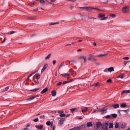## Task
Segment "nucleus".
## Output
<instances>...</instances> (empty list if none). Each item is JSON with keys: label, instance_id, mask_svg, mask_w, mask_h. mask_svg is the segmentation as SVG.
Wrapping results in <instances>:
<instances>
[{"label": "nucleus", "instance_id": "nucleus-1", "mask_svg": "<svg viewBox=\"0 0 130 130\" xmlns=\"http://www.w3.org/2000/svg\"><path fill=\"white\" fill-rule=\"evenodd\" d=\"M108 109V108H107V107H105L104 108L100 109L98 111L99 112H101V114H105L106 113H107Z\"/></svg>", "mask_w": 130, "mask_h": 130}, {"label": "nucleus", "instance_id": "nucleus-2", "mask_svg": "<svg viewBox=\"0 0 130 130\" xmlns=\"http://www.w3.org/2000/svg\"><path fill=\"white\" fill-rule=\"evenodd\" d=\"M80 9H83L84 11H90V10H96V11H101L100 9H98V8L89 7H80Z\"/></svg>", "mask_w": 130, "mask_h": 130}, {"label": "nucleus", "instance_id": "nucleus-3", "mask_svg": "<svg viewBox=\"0 0 130 130\" xmlns=\"http://www.w3.org/2000/svg\"><path fill=\"white\" fill-rule=\"evenodd\" d=\"M88 60H91V61H97V59L95 58V56L90 54L89 57L87 58Z\"/></svg>", "mask_w": 130, "mask_h": 130}, {"label": "nucleus", "instance_id": "nucleus-4", "mask_svg": "<svg viewBox=\"0 0 130 130\" xmlns=\"http://www.w3.org/2000/svg\"><path fill=\"white\" fill-rule=\"evenodd\" d=\"M108 125H109V123L106 122L102 124V128L104 130H108Z\"/></svg>", "mask_w": 130, "mask_h": 130}, {"label": "nucleus", "instance_id": "nucleus-5", "mask_svg": "<svg viewBox=\"0 0 130 130\" xmlns=\"http://www.w3.org/2000/svg\"><path fill=\"white\" fill-rule=\"evenodd\" d=\"M78 60L80 61H83V62H85L87 61V57L85 56H81L78 58Z\"/></svg>", "mask_w": 130, "mask_h": 130}, {"label": "nucleus", "instance_id": "nucleus-6", "mask_svg": "<svg viewBox=\"0 0 130 130\" xmlns=\"http://www.w3.org/2000/svg\"><path fill=\"white\" fill-rule=\"evenodd\" d=\"M122 10L123 13H128V11H129V7L128 6L124 7L122 8Z\"/></svg>", "mask_w": 130, "mask_h": 130}, {"label": "nucleus", "instance_id": "nucleus-7", "mask_svg": "<svg viewBox=\"0 0 130 130\" xmlns=\"http://www.w3.org/2000/svg\"><path fill=\"white\" fill-rule=\"evenodd\" d=\"M64 121H66V119L64 118H61L58 121V124L61 126Z\"/></svg>", "mask_w": 130, "mask_h": 130}, {"label": "nucleus", "instance_id": "nucleus-8", "mask_svg": "<svg viewBox=\"0 0 130 130\" xmlns=\"http://www.w3.org/2000/svg\"><path fill=\"white\" fill-rule=\"evenodd\" d=\"M104 17H105V14L101 13L99 15L98 18L101 21H104V19H104Z\"/></svg>", "mask_w": 130, "mask_h": 130}, {"label": "nucleus", "instance_id": "nucleus-9", "mask_svg": "<svg viewBox=\"0 0 130 130\" xmlns=\"http://www.w3.org/2000/svg\"><path fill=\"white\" fill-rule=\"evenodd\" d=\"M47 68H48V64H45L42 69L41 70V73H43V72H44V71H45V70H46V69H47Z\"/></svg>", "mask_w": 130, "mask_h": 130}, {"label": "nucleus", "instance_id": "nucleus-10", "mask_svg": "<svg viewBox=\"0 0 130 130\" xmlns=\"http://www.w3.org/2000/svg\"><path fill=\"white\" fill-rule=\"evenodd\" d=\"M83 127H86V125H82L80 126H78V127H74L75 130H80L81 129V128H83Z\"/></svg>", "mask_w": 130, "mask_h": 130}, {"label": "nucleus", "instance_id": "nucleus-11", "mask_svg": "<svg viewBox=\"0 0 130 130\" xmlns=\"http://www.w3.org/2000/svg\"><path fill=\"white\" fill-rule=\"evenodd\" d=\"M130 93V90H124L121 92V95H123L124 94H128Z\"/></svg>", "mask_w": 130, "mask_h": 130}, {"label": "nucleus", "instance_id": "nucleus-12", "mask_svg": "<svg viewBox=\"0 0 130 130\" xmlns=\"http://www.w3.org/2000/svg\"><path fill=\"white\" fill-rule=\"evenodd\" d=\"M110 107H114L115 109H116V108H119V104H117L116 105H109Z\"/></svg>", "mask_w": 130, "mask_h": 130}, {"label": "nucleus", "instance_id": "nucleus-13", "mask_svg": "<svg viewBox=\"0 0 130 130\" xmlns=\"http://www.w3.org/2000/svg\"><path fill=\"white\" fill-rule=\"evenodd\" d=\"M36 128H38V129L41 130L43 129V125H36L35 126Z\"/></svg>", "mask_w": 130, "mask_h": 130}, {"label": "nucleus", "instance_id": "nucleus-14", "mask_svg": "<svg viewBox=\"0 0 130 130\" xmlns=\"http://www.w3.org/2000/svg\"><path fill=\"white\" fill-rule=\"evenodd\" d=\"M93 88H96V87H100V83L99 82H97L95 84H93L92 85Z\"/></svg>", "mask_w": 130, "mask_h": 130}, {"label": "nucleus", "instance_id": "nucleus-15", "mask_svg": "<svg viewBox=\"0 0 130 130\" xmlns=\"http://www.w3.org/2000/svg\"><path fill=\"white\" fill-rule=\"evenodd\" d=\"M86 126L87 127H90L91 126H93V123H92V122H88L86 124Z\"/></svg>", "mask_w": 130, "mask_h": 130}, {"label": "nucleus", "instance_id": "nucleus-16", "mask_svg": "<svg viewBox=\"0 0 130 130\" xmlns=\"http://www.w3.org/2000/svg\"><path fill=\"white\" fill-rule=\"evenodd\" d=\"M61 76H62L63 78H68L69 76H71V74L66 73V74H61Z\"/></svg>", "mask_w": 130, "mask_h": 130}, {"label": "nucleus", "instance_id": "nucleus-17", "mask_svg": "<svg viewBox=\"0 0 130 130\" xmlns=\"http://www.w3.org/2000/svg\"><path fill=\"white\" fill-rule=\"evenodd\" d=\"M48 91V88H45L41 92V94H44V93H46Z\"/></svg>", "mask_w": 130, "mask_h": 130}, {"label": "nucleus", "instance_id": "nucleus-18", "mask_svg": "<svg viewBox=\"0 0 130 130\" xmlns=\"http://www.w3.org/2000/svg\"><path fill=\"white\" fill-rule=\"evenodd\" d=\"M51 94H52V96L53 97L56 96V91H55V90L52 91Z\"/></svg>", "mask_w": 130, "mask_h": 130}, {"label": "nucleus", "instance_id": "nucleus-19", "mask_svg": "<svg viewBox=\"0 0 130 130\" xmlns=\"http://www.w3.org/2000/svg\"><path fill=\"white\" fill-rule=\"evenodd\" d=\"M126 106H127V105H126V104L125 103H122L120 106L121 108H125V107H126Z\"/></svg>", "mask_w": 130, "mask_h": 130}, {"label": "nucleus", "instance_id": "nucleus-20", "mask_svg": "<svg viewBox=\"0 0 130 130\" xmlns=\"http://www.w3.org/2000/svg\"><path fill=\"white\" fill-rule=\"evenodd\" d=\"M108 72H109L110 73H111L112 72H114V69L113 68V67H110L108 69Z\"/></svg>", "mask_w": 130, "mask_h": 130}, {"label": "nucleus", "instance_id": "nucleus-21", "mask_svg": "<svg viewBox=\"0 0 130 130\" xmlns=\"http://www.w3.org/2000/svg\"><path fill=\"white\" fill-rule=\"evenodd\" d=\"M111 118H116L117 117V114H111Z\"/></svg>", "mask_w": 130, "mask_h": 130}, {"label": "nucleus", "instance_id": "nucleus-22", "mask_svg": "<svg viewBox=\"0 0 130 130\" xmlns=\"http://www.w3.org/2000/svg\"><path fill=\"white\" fill-rule=\"evenodd\" d=\"M126 126V124L124 123H123L120 125L121 128H124Z\"/></svg>", "mask_w": 130, "mask_h": 130}, {"label": "nucleus", "instance_id": "nucleus-23", "mask_svg": "<svg viewBox=\"0 0 130 130\" xmlns=\"http://www.w3.org/2000/svg\"><path fill=\"white\" fill-rule=\"evenodd\" d=\"M102 125V123L101 122H98L96 123V127H101V126Z\"/></svg>", "mask_w": 130, "mask_h": 130}, {"label": "nucleus", "instance_id": "nucleus-24", "mask_svg": "<svg viewBox=\"0 0 130 130\" xmlns=\"http://www.w3.org/2000/svg\"><path fill=\"white\" fill-rule=\"evenodd\" d=\"M107 55V54H100V55H98L97 56V57H104L105 56H106Z\"/></svg>", "mask_w": 130, "mask_h": 130}, {"label": "nucleus", "instance_id": "nucleus-25", "mask_svg": "<svg viewBox=\"0 0 130 130\" xmlns=\"http://www.w3.org/2000/svg\"><path fill=\"white\" fill-rule=\"evenodd\" d=\"M36 98V96H31L28 99H27L28 101H31V100H34V99H35Z\"/></svg>", "mask_w": 130, "mask_h": 130}, {"label": "nucleus", "instance_id": "nucleus-26", "mask_svg": "<svg viewBox=\"0 0 130 130\" xmlns=\"http://www.w3.org/2000/svg\"><path fill=\"white\" fill-rule=\"evenodd\" d=\"M38 72V71H35V72L30 74L28 76V80H29V78H30V77H32V76H33V75H34V74H35L36 73H37Z\"/></svg>", "mask_w": 130, "mask_h": 130}, {"label": "nucleus", "instance_id": "nucleus-27", "mask_svg": "<svg viewBox=\"0 0 130 130\" xmlns=\"http://www.w3.org/2000/svg\"><path fill=\"white\" fill-rule=\"evenodd\" d=\"M10 89V87L9 86L6 87L5 88H4L2 90L3 92H5V91H8Z\"/></svg>", "mask_w": 130, "mask_h": 130}, {"label": "nucleus", "instance_id": "nucleus-28", "mask_svg": "<svg viewBox=\"0 0 130 130\" xmlns=\"http://www.w3.org/2000/svg\"><path fill=\"white\" fill-rule=\"evenodd\" d=\"M119 127V123L118 122H116L115 124V128H118Z\"/></svg>", "mask_w": 130, "mask_h": 130}, {"label": "nucleus", "instance_id": "nucleus-29", "mask_svg": "<svg viewBox=\"0 0 130 130\" xmlns=\"http://www.w3.org/2000/svg\"><path fill=\"white\" fill-rule=\"evenodd\" d=\"M123 79L124 78V74H121V75H119V76L117 77V79Z\"/></svg>", "mask_w": 130, "mask_h": 130}, {"label": "nucleus", "instance_id": "nucleus-30", "mask_svg": "<svg viewBox=\"0 0 130 130\" xmlns=\"http://www.w3.org/2000/svg\"><path fill=\"white\" fill-rule=\"evenodd\" d=\"M82 112H87L88 111V107H85L84 109L81 110Z\"/></svg>", "mask_w": 130, "mask_h": 130}, {"label": "nucleus", "instance_id": "nucleus-31", "mask_svg": "<svg viewBox=\"0 0 130 130\" xmlns=\"http://www.w3.org/2000/svg\"><path fill=\"white\" fill-rule=\"evenodd\" d=\"M109 128H113V123H110Z\"/></svg>", "mask_w": 130, "mask_h": 130}, {"label": "nucleus", "instance_id": "nucleus-32", "mask_svg": "<svg viewBox=\"0 0 130 130\" xmlns=\"http://www.w3.org/2000/svg\"><path fill=\"white\" fill-rule=\"evenodd\" d=\"M51 57V54H49V55H47V56H46L45 58V59H49V58H50Z\"/></svg>", "mask_w": 130, "mask_h": 130}, {"label": "nucleus", "instance_id": "nucleus-33", "mask_svg": "<svg viewBox=\"0 0 130 130\" xmlns=\"http://www.w3.org/2000/svg\"><path fill=\"white\" fill-rule=\"evenodd\" d=\"M105 118L108 119L109 118H111V115H107L105 116Z\"/></svg>", "mask_w": 130, "mask_h": 130}, {"label": "nucleus", "instance_id": "nucleus-34", "mask_svg": "<svg viewBox=\"0 0 130 130\" xmlns=\"http://www.w3.org/2000/svg\"><path fill=\"white\" fill-rule=\"evenodd\" d=\"M36 78L37 80H39V79H40V75L36 74Z\"/></svg>", "mask_w": 130, "mask_h": 130}, {"label": "nucleus", "instance_id": "nucleus-35", "mask_svg": "<svg viewBox=\"0 0 130 130\" xmlns=\"http://www.w3.org/2000/svg\"><path fill=\"white\" fill-rule=\"evenodd\" d=\"M64 62L63 61L61 63V64H60L58 69H60V68H61V67H64Z\"/></svg>", "mask_w": 130, "mask_h": 130}, {"label": "nucleus", "instance_id": "nucleus-36", "mask_svg": "<svg viewBox=\"0 0 130 130\" xmlns=\"http://www.w3.org/2000/svg\"><path fill=\"white\" fill-rule=\"evenodd\" d=\"M32 121H34L35 122H38V121H39V119H38V118H36L34 119Z\"/></svg>", "mask_w": 130, "mask_h": 130}, {"label": "nucleus", "instance_id": "nucleus-37", "mask_svg": "<svg viewBox=\"0 0 130 130\" xmlns=\"http://www.w3.org/2000/svg\"><path fill=\"white\" fill-rule=\"evenodd\" d=\"M38 90H39V88H35L30 91H31V92H36L37 91H38Z\"/></svg>", "mask_w": 130, "mask_h": 130}, {"label": "nucleus", "instance_id": "nucleus-38", "mask_svg": "<svg viewBox=\"0 0 130 130\" xmlns=\"http://www.w3.org/2000/svg\"><path fill=\"white\" fill-rule=\"evenodd\" d=\"M51 123H52V122H50V121H48L46 122V124L47 125L49 126V125H50L51 124Z\"/></svg>", "mask_w": 130, "mask_h": 130}, {"label": "nucleus", "instance_id": "nucleus-39", "mask_svg": "<svg viewBox=\"0 0 130 130\" xmlns=\"http://www.w3.org/2000/svg\"><path fill=\"white\" fill-rule=\"evenodd\" d=\"M58 24H59V22H55V23H52L50 24V25H58Z\"/></svg>", "mask_w": 130, "mask_h": 130}, {"label": "nucleus", "instance_id": "nucleus-40", "mask_svg": "<svg viewBox=\"0 0 130 130\" xmlns=\"http://www.w3.org/2000/svg\"><path fill=\"white\" fill-rule=\"evenodd\" d=\"M64 116H66V114H60L59 115L60 117H64Z\"/></svg>", "mask_w": 130, "mask_h": 130}, {"label": "nucleus", "instance_id": "nucleus-41", "mask_svg": "<svg viewBox=\"0 0 130 130\" xmlns=\"http://www.w3.org/2000/svg\"><path fill=\"white\" fill-rule=\"evenodd\" d=\"M40 119H44L45 118V115H42L40 117Z\"/></svg>", "mask_w": 130, "mask_h": 130}, {"label": "nucleus", "instance_id": "nucleus-42", "mask_svg": "<svg viewBox=\"0 0 130 130\" xmlns=\"http://www.w3.org/2000/svg\"><path fill=\"white\" fill-rule=\"evenodd\" d=\"M76 109H77V108H74L71 109H70V111H71L72 112H74V111H75V110H76Z\"/></svg>", "mask_w": 130, "mask_h": 130}, {"label": "nucleus", "instance_id": "nucleus-43", "mask_svg": "<svg viewBox=\"0 0 130 130\" xmlns=\"http://www.w3.org/2000/svg\"><path fill=\"white\" fill-rule=\"evenodd\" d=\"M68 83H71V81H64L62 83V85H66V84H68Z\"/></svg>", "mask_w": 130, "mask_h": 130}, {"label": "nucleus", "instance_id": "nucleus-44", "mask_svg": "<svg viewBox=\"0 0 130 130\" xmlns=\"http://www.w3.org/2000/svg\"><path fill=\"white\" fill-rule=\"evenodd\" d=\"M40 3L41 4H45V1H44V0H40Z\"/></svg>", "mask_w": 130, "mask_h": 130}, {"label": "nucleus", "instance_id": "nucleus-45", "mask_svg": "<svg viewBox=\"0 0 130 130\" xmlns=\"http://www.w3.org/2000/svg\"><path fill=\"white\" fill-rule=\"evenodd\" d=\"M123 111L124 112H125V113H127V112H128L129 111V109H128L127 110H123Z\"/></svg>", "mask_w": 130, "mask_h": 130}, {"label": "nucleus", "instance_id": "nucleus-46", "mask_svg": "<svg viewBox=\"0 0 130 130\" xmlns=\"http://www.w3.org/2000/svg\"><path fill=\"white\" fill-rule=\"evenodd\" d=\"M110 17H111V18H115L116 15H115V14H111V15H110Z\"/></svg>", "mask_w": 130, "mask_h": 130}, {"label": "nucleus", "instance_id": "nucleus-47", "mask_svg": "<svg viewBox=\"0 0 130 130\" xmlns=\"http://www.w3.org/2000/svg\"><path fill=\"white\" fill-rule=\"evenodd\" d=\"M112 80L111 79H109L107 81V83H111L112 82Z\"/></svg>", "mask_w": 130, "mask_h": 130}, {"label": "nucleus", "instance_id": "nucleus-48", "mask_svg": "<svg viewBox=\"0 0 130 130\" xmlns=\"http://www.w3.org/2000/svg\"><path fill=\"white\" fill-rule=\"evenodd\" d=\"M123 59H125L126 60H127L128 59H129V58L128 57H125L123 58Z\"/></svg>", "mask_w": 130, "mask_h": 130}, {"label": "nucleus", "instance_id": "nucleus-49", "mask_svg": "<svg viewBox=\"0 0 130 130\" xmlns=\"http://www.w3.org/2000/svg\"><path fill=\"white\" fill-rule=\"evenodd\" d=\"M72 45H74V43H72L71 44H67L66 46H72Z\"/></svg>", "mask_w": 130, "mask_h": 130}, {"label": "nucleus", "instance_id": "nucleus-50", "mask_svg": "<svg viewBox=\"0 0 130 130\" xmlns=\"http://www.w3.org/2000/svg\"><path fill=\"white\" fill-rule=\"evenodd\" d=\"M62 84V82H59V83H57V86H60Z\"/></svg>", "mask_w": 130, "mask_h": 130}, {"label": "nucleus", "instance_id": "nucleus-51", "mask_svg": "<svg viewBox=\"0 0 130 130\" xmlns=\"http://www.w3.org/2000/svg\"><path fill=\"white\" fill-rule=\"evenodd\" d=\"M127 62H130V61H124V63L125 66H126V63H127Z\"/></svg>", "mask_w": 130, "mask_h": 130}, {"label": "nucleus", "instance_id": "nucleus-52", "mask_svg": "<svg viewBox=\"0 0 130 130\" xmlns=\"http://www.w3.org/2000/svg\"><path fill=\"white\" fill-rule=\"evenodd\" d=\"M15 33H16V31H11V32H10V35H12V34H15Z\"/></svg>", "mask_w": 130, "mask_h": 130}, {"label": "nucleus", "instance_id": "nucleus-53", "mask_svg": "<svg viewBox=\"0 0 130 130\" xmlns=\"http://www.w3.org/2000/svg\"><path fill=\"white\" fill-rule=\"evenodd\" d=\"M58 113H59V114H62V113H63V111H58Z\"/></svg>", "mask_w": 130, "mask_h": 130}, {"label": "nucleus", "instance_id": "nucleus-54", "mask_svg": "<svg viewBox=\"0 0 130 130\" xmlns=\"http://www.w3.org/2000/svg\"><path fill=\"white\" fill-rule=\"evenodd\" d=\"M106 19H108V17L104 16V19H102V20H104V21H105Z\"/></svg>", "mask_w": 130, "mask_h": 130}, {"label": "nucleus", "instance_id": "nucleus-55", "mask_svg": "<svg viewBox=\"0 0 130 130\" xmlns=\"http://www.w3.org/2000/svg\"><path fill=\"white\" fill-rule=\"evenodd\" d=\"M96 112H97V110L96 109H94L93 111L92 112V114H93V113H95Z\"/></svg>", "mask_w": 130, "mask_h": 130}, {"label": "nucleus", "instance_id": "nucleus-56", "mask_svg": "<svg viewBox=\"0 0 130 130\" xmlns=\"http://www.w3.org/2000/svg\"><path fill=\"white\" fill-rule=\"evenodd\" d=\"M104 73H107V72H108V69H106L104 70Z\"/></svg>", "mask_w": 130, "mask_h": 130}, {"label": "nucleus", "instance_id": "nucleus-57", "mask_svg": "<svg viewBox=\"0 0 130 130\" xmlns=\"http://www.w3.org/2000/svg\"><path fill=\"white\" fill-rule=\"evenodd\" d=\"M55 128H56V127L55 126V125H54L53 126V130H55Z\"/></svg>", "mask_w": 130, "mask_h": 130}, {"label": "nucleus", "instance_id": "nucleus-58", "mask_svg": "<svg viewBox=\"0 0 130 130\" xmlns=\"http://www.w3.org/2000/svg\"><path fill=\"white\" fill-rule=\"evenodd\" d=\"M71 62H73V63H76V62H77V61H76V60H72L71 61Z\"/></svg>", "mask_w": 130, "mask_h": 130}, {"label": "nucleus", "instance_id": "nucleus-59", "mask_svg": "<svg viewBox=\"0 0 130 130\" xmlns=\"http://www.w3.org/2000/svg\"><path fill=\"white\" fill-rule=\"evenodd\" d=\"M55 63H56V60H54L53 61V64H55Z\"/></svg>", "mask_w": 130, "mask_h": 130}, {"label": "nucleus", "instance_id": "nucleus-60", "mask_svg": "<svg viewBox=\"0 0 130 130\" xmlns=\"http://www.w3.org/2000/svg\"><path fill=\"white\" fill-rule=\"evenodd\" d=\"M35 85H38V84H39V82H38V81H35Z\"/></svg>", "mask_w": 130, "mask_h": 130}, {"label": "nucleus", "instance_id": "nucleus-61", "mask_svg": "<svg viewBox=\"0 0 130 130\" xmlns=\"http://www.w3.org/2000/svg\"><path fill=\"white\" fill-rule=\"evenodd\" d=\"M5 41H6V38H4L3 41L2 42V43H5Z\"/></svg>", "mask_w": 130, "mask_h": 130}, {"label": "nucleus", "instance_id": "nucleus-62", "mask_svg": "<svg viewBox=\"0 0 130 130\" xmlns=\"http://www.w3.org/2000/svg\"><path fill=\"white\" fill-rule=\"evenodd\" d=\"M36 34H33L31 35V37H34V36H36Z\"/></svg>", "mask_w": 130, "mask_h": 130}, {"label": "nucleus", "instance_id": "nucleus-63", "mask_svg": "<svg viewBox=\"0 0 130 130\" xmlns=\"http://www.w3.org/2000/svg\"><path fill=\"white\" fill-rule=\"evenodd\" d=\"M51 126H53H53L54 125V124H53V123H51Z\"/></svg>", "mask_w": 130, "mask_h": 130}, {"label": "nucleus", "instance_id": "nucleus-64", "mask_svg": "<svg viewBox=\"0 0 130 130\" xmlns=\"http://www.w3.org/2000/svg\"><path fill=\"white\" fill-rule=\"evenodd\" d=\"M22 130H28V128H24V129H22Z\"/></svg>", "mask_w": 130, "mask_h": 130}]
</instances>
